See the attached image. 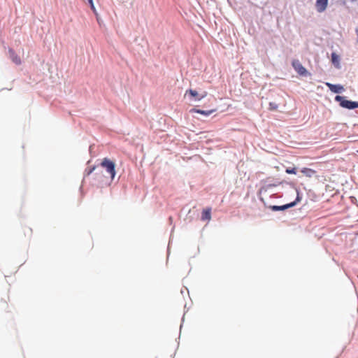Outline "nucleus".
I'll use <instances>...</instances> for the list:
<instances>
[{"label":"nucleus","mask_w":358,"mask_h":358,"mask_svg":"<svg viewBox=\"0 0 358 358\" xmlns=\"http://www.w3.org/2000/svg\"><path fill=\"white\" fill-rule=\"evenodd\" d=\"M100 167L106 171L108 176L104 175L103 171L97 169L94 174V179L99 183H107L108 180L112 182L115 176V163L109 158L105 157L100 163Z\"/></svg>","instance_id":"nucleus-1"},{"label":"nucleus","mask_w":358,"mask_h":358,"mask_svg":"<svg viewBox=\"0 0 358 358\" xmlns=\"http://www.w3.org/2000/svg\"><path fill=\"white\" fill-rule=\"evenodd\" d=\"M335 100L340 102V105L343 108L348 109H354L358 108V102L346 100L343 96H336L335 97Z\"/></svg>","instance_id":"nucleus-2"},{"label":"nucleus","mask_w":358,"mask_h":358,"mask_svg":"<svg viewBox=\"0 0 358 358\" xmlns=\"http://www.w3.org/2000/svg\"><path fill=\"white\" fill-rule=\"evenodd\" d=\"M301 198L299 196V192L297 193V196L294 201L291 202L289 203L283 205V206H271L270 207L271 209H272L273 211H278V210H284L289 208H292L297 203H299L301 201Z\"/></svg>","instance_id":"nucleus-3"},{"label":"nucleus","mask_w":358,"mask_h":358,"mask_svg":"<svg viewBox=\"0 0 358 358\" xmlns=\"http://www.w3.org/2000/svg\"><path fill=\"white\" fill-rule=\"evenodd\" d=\"M292 65L294 70L300 75L303 76H306L308 75V71L306 69V68L301 64V62L297 60L294 59L292 62Z\"/></svg>","instance_id":"nucleus-4"},{"label":"nucleus","mask_w":358,"mask_h":358,"mask_svg":"<svg viewBox=\"0 0 358 358\" xmlns=\"http://www.w3.org/2000/svg\"><path fill=\"white\" fill-rule=\"evenodd\" d=\"M329 0H316L315 8L318 13L324 12L328 6Z\"/></svg>","instance_id":"nucleus-5"},{"label":"nucleus","mask_w":358,"mask_h":358,"mask_svg":"<svg viewBox=\"0 0 358 358\" xmlns=\"http://www.w3.org/2000/svg\"><path fill=\"white\" fill-rule=\"evenodd\" d=\"M326 85L332 92L334 93H341L344 90L343 87L340 85H334L329 83H327Z\"/></svg>","instance_id":"nucleus-6"},{"label":"nucleus","mask_w":358,"mask_h":358,"mask_svg":"<svg viewBox=\"0 0 358 358\" xmlns=\"http://www.w3.org/2000/svg\"><path fill=\"white\" fill-rule=\"evenodd\" d=\"M8 53L9 57L13 63H15L17 65L21 64V59L20 57L15 52V51L13 49H9Z\"/></svg>","instance_id":"nucleus-7"},{"label":"nucleus","mask_w":358,"mask_h":358,"mask_svg":"<svg viewBox=\"0 0 358 358\" xmlns=\"http://www.w3.org/2000/svg\"><path fill=\"white\" fill-rule=\"evenodd\" d=\"M187 94H189L190 96H192L193 97H196V99L198 101L201 100L202 99H203L207 95V92H205L203 93V94H202L201 96L198 97V92L196 90H192V89H189V90L186 91L185 95Z\"/></svg>","instance_id":"nucleus-8"},{"label":"nucleus","mask_w":358,"mask_h":358,"mask_svg":"<svg viewBox=\"0 0 358 358\" xmlns=\"http://www.w3.org/2000/svg\"><path fill=\"white\" fill-rule=\"evenodd\" d=\"M211 219V208H207L206 209H203L201 213V220H210Z\"/></svg>","instance_id":"nucleus-9"},{"label":"nucleus","mask_w":358,"mask_h":358,"mask_svg":"<svg viewBox=\"0 0 358 358\" xmlns=\"http://www.w3.org/2000/svg\"><path fill=\"white\" fill-rule=\"evenodd\" d=\"M215 111V109L210 110H203L196 108H192L190 110V113H199L206 116H208Z\"/></svg>","instance_id":"nucleus-10"},{"label":"nucleus","mask_w":358,"mask_h":358,"mask_svg":"<svg viewBox=\"0 0 358 358\" xmlns=\"http://www.w3.org/2000/svg\"><path fill=\"white\" fill-rule=\"evenodd\" d=\"M331 62L336 68H340V57L335 52L331 53Z\"/></svg>","instance_id":"nucleus-11"},{"label":"nucleus","mask_w":358,"mask_h":358,"mask_svg":"<svg viewBox=\"0 0 358 358\" xmlns=\"http://www.w3.org/2000/svg\"><path fill=\"white\" fill-rule=\"evenodd\" d=\"M301 172L308 178L313 177L316 173V171L315 170L306 167L303 168L301 170Z\"/></svg>","instance_id":"nucleus-12"},{"label":"nucleus","mask_w":358,"mask_h":358,"mask_svg":"<svg viewBox=\"0 0 358 358\" xmlns=\"http://www.w3.org/2000/svg\"><path fill=\"white\" fill-rule=\"evenodd\" d=\"M22 230L25 237H27L28 238L31 237L32 229L30 227L25 226L22 229Z\"/></svg>","instance_id":"nucleus-13"},{"label":"nucleus","mask_w":358,"mask_h":358,"mask_svg":"<svg viewBox=\"0 0 358 358\" xmlns=\"http://www.w3.org/2000/svg\"><path fill=\"white\" fill-rule=\"evenodd\" d=\"M285 172L288 174H296V169L295 167L293 168H287L285 170Z\"/></svg>","instance_id":"nucleus-14"},{"label":"nucleus","mask_w":358,"mask_h":358,"mask_svg":"<svg viewBox=\"0 0 358 358\" xmlns=\"http://www.w3.org/2000/svg\"><path fill=\"white\" fill-rule=\"evenodd\" d=\"M278 106L275 103H273V102H270L269 103L268 109L270 110H276L278 109Z\"/></svg>","instance_id":"nucleus-15"},{"label":"nucleus","mask_w":358,"mask_h":358,"mask_svg":"<svg viewBox=\"0 0 358 358\" xmlns=\"http://www.w3.org/2000/svg\"><path fill=\"white\" fill-rule=\"evenodd\" d=\"M88 3L90 5V8L92 10V11L94 12V13L96 15L97 14L96 13V10L95 6L94 5L93 0H92V1H88Z\"/></svg>","instance_id":"nucleus-16"},{"label":"nucleus","mask_w":358,"mask_h":358,"mask_svg":"<svg viewBox=\"0 0 358 358\" xmlns=\"http://www.w3.org/2000/svg\"><path fill=\"white\" fill-rule=\"evenodd\" d=\"M96 167H93L92 169H90L88 173H87V175H90L92 173L93 171L96 170Z\"/></svg>","instance_id":"nucleus-17"},{"label":"nucleus","mask_w":358,"mask_h":358,"mask_svg":"<svg viewBox=\"0 0 358 358\" xmlns=\"http://www.w3.org/2000/svg\"><path fill=\"white\" fill-rule=\"evenodd\" d=\"M87 1H92V0H87Z\"/></svg>","instance_id":"nucleus-18"},{"label":"nucleus","mask_w":358,"mask_h":358,"mask_svg":"<svg viewBox=\"0 0 358 358\" xmlns=\"http://www.w3.org/2000/svg\"><path fill=\"white\" fill-rule=\"evenodd\" d=\"M357 152H358V150H357Z\"/></svg>","instance_id":"nucleus-19"}]
</instances>
